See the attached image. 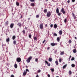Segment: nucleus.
Masks as SVG:
<instances>
[{
	"label": "nucleus",
	"instance_id": "4be33fe9",
	"mask_svg": "<svg viewBox=\"0 0 77 77\" xmlns=\"http://www.w3.org/2000/svg\"><path fill=\"white\" fill-rule=\"evenodd\" d=\"M67 66V64H66V65H65L63 67V69L65 68H66V67Z\"/></svg>",
	"mask_w": 77,
	"mask_h": 77
},
{
	"label": "nucleus",
	"instance_id": "5701e85b",
	"mask_svg": "<svg viewBox=\"0 0 77 77\" xmlns=\"http://www.w3.org/2000/svg\"><path fill=\"white\" fill-rule=\"evenodd\" d=\"M14 67L15 68H17V67H18V66L17 65V64H14Z\"/></svg>",
	"mask_w": 77,
	"mask_h": 77
},
{
	"label": "nucleus",
	"instance_id": "c9c22d12",
	"mask_svg": "<svg viewBox=\"0 0 77 77\" xmlns=\"http://www.w3.org/2000/svg\"><path fill=\"white\" fill-rule=\"evenodd\" d=\"M5 24H6L7 25H8V21H7L5 22Z\"/></svg>",
	"mask_w": 77,
	"mask_h": 77
},
{
	"label": "nucleus",
	"instance_id": "052dcab7",
	"mask_svg": "<svg viewBox=\"0 0 77 77\" xmlns=\"http://www.w3.org/2000/svg\"><path fill=\"white\" fill-rule=\"evenodd\" d=\"M3 73H2V77H3Z\"/></svg>",
	"mask_w": 77,
	"mask_h": 77
},
{
	"label": "nucleus",
	"instance_id": "b1692460",
	"mask_svg": "<svg viewBox=\"0 0 77 77\" xmlns=\"http://www.w3.org/2000/svg\"><path fill=\"white\" fill-rule=\"evenodd\" d=\"M16 5L17 6H19L20 5V3H19L17 2H16Z\"/></svg>",
	"mask_w": 77,
	"mask_h": 77
},
{
	"label": "nucleus",
	"instance_id": "6e6d98bb",
	"mask_svg": "<svg viewBox=\"0 0 77 77\" xmlns=\"http://www.w3.org/2000/svg\"><path fill=\"white\" fill-rule=\"evenodd\" d=\"M36 77H39V75H37L36 76Z\"/></svg>",
	"mask_w": 77,
	"mask_h": 77
},
{
	"label": "nucleus",
	"instance_id": "dca6fc26",
	"mask_svg": "<svg viewBox=\"0 0 77 77\" xmlns=\"http://www.w3.org/2000/svg\"><path fill=\"white\" fill-rule=\"evenodd\" d=\"M48 61L49 62H51V61H52V58H49L48 59Z\"/></svg>",
	"mask_w": 77,
	"mask_h": 77
},
{
	"label": "nucleus",
	"instance_id": "c03bdc74",
	"mask_svg": "<svg viewBox=\"0 0 77 77\" xmlns=\"http://www.w3.org/2000/svg\"><path fill=\"white\" fill-rule=\"evenodd\" d=\"M29 37L30 38H31V37H32V35H29Z\"/></svg>",
	"mask_w": 77,
	"mask_h": 77
},
{
	"label": "nucleus",
	"instance_id": "c756f323",
	"mask_svg": "<svg viewBox=\"0 0 77 77\" xmlns=\"http://www.w3.org/2000/svg\"><path fill=\"white\" fill-rule=\"evenodd\" d=\"M72 67H74L75 66V65H74V64H72V65H71Z\"/></svg>",
	"mask_w": 77,
	"mask_h": 77
},
{
	"label": "nucleus",
	"instance_id": "e433bc0d",
	"mask_svg": "<svg viewBox=\"0 0 77 77\" xmlns=\"http://www.w3.org/2000/svg\"><path fill=\"white\" fill-rule=\"evenodd\" d=\"M38 73H39V72H41V70H40V69L38 70Z\"/></svg>",
	"mask_w": 77,
	"mask_h": 77
},
{
	"label": "nucleus",
	"instance_id": "f3484780",
	"mask_svg": "<svg viewBox=\"0 0 77 77\" xmlns=\"http://www.w3.org/2000/svg\"><path fill=\"white\" fill-rule=\"evenodd\" d=\"M6 42H9V41H10L9 38H8L7 39H6Z\"/></svg>",
	"mask_w": 77,
	"mask_h": 77
},
{
	"label": "nucleus",
	"instance_id": "7c9ffc66",
	"mask_svg": "<svg viewBox=\"0 0 77 77\" xmlns=\"http://www.w3.org/2000/svg\"><path fill=\"white\" fill-rule=\"evenodd\" d=\"M51 69L52 72H54V69Z\"/></svg>",
	"mask_w": 77,
	"mask_h": 77
},
{
	"label": "nucleus",
	"instance_id": "37998d69",
	"mask_svg": "<svg viewBox=\"0 0 77 77\" xmlns=\"http://www.w3.org/2000/svg\"><path fill=\"white\" fill-rule=\"evenodd\" d=\"M45 63H47V64H48V61H45Z\"/></svg>",
	"mask_w": 77,
	"mask_h": 77
},
{
	"label": "nucleus",
	"instance_id": "f8f14e48",
	"mask_svg": "<svg viewBox=\"0 0 77 77\" xmlns=\"http://www.w3.org/2000/svg\"><path fill=\"white\" fill-rule=\"evenodd\" d=\"M73 51L74 53H76V52H77V50H76V49H74L73 50Z\"/></svg>",
	"mask_w": 77,
	"mask_h": 77
},
{
	"label": "nucleus",
	"instance_id": "9b49d317",
	"mask_svg": "<svg viewBox=\"0 0 77 77\" xmlns=\"http://www.w3.org/2000/svg\"><path fill=\"white\" fill-rule=\"evenodd\" d=\"M59 33V34L60 35H62V30L60 31Z\"/></svg>",
	"mask_w": 77,
	"mask_h": 77
},
{
	"label": "nucleus",
	"instance_id": "79ce46f5",
	"mask_svg": "<svg viewBox=\"0 0 77 77\" xmlns=\"http://www.w3.org/2000/svg\"><path fill=\"white\" fill-rule=\"evenodd\" d=\"M34 40H36V39H37V38H36V37H35L34 38Z\"/></svg>",
	"mask_w": 77,
	"mask_h": 77
},
{
	"label": "nucleus",
	"instance_id": "a19ab883",
	"mask_svg": "<svg viewBox=\"0 0 77 77\" xmlns=\"http://www.w3.org/2000/svg\"><path fill=\"white\" fill-rule=\"evenodd\" d=\"M48 65V66H50V63H48V64H47Z\"/></svg>",
	"mask_w": 77,
	"mask_h": 77
},
{
	"label": "nucleus",
	"instance_id": "09e8293b",
	"mask_svg": "<svg viewBox=\"0 0 77 77\" xmlns=\"http://www.w3.org/2000/svg\"><path fill=\"white\" fill-rule=\"evenodd\" d=\"M53 26V25L52 24L51 25L50 27H52Z\"/></svg>",
	"mask_w": 77,
	"mask_h": 77
},
{
	"label": "nucleus",
	"instance_id": "603ef678",
	"mask_svg": "<svg viewBox=\"0 0 77 77\" xmlns=\"http://www.w3.org/2000/svg\"><path fill=\"white\" fill-rule=\"evenodd\" d=\"M72 2H75V0H72Z\"/></svg>",
	"mask_w": 77,
	"mask_h": 77
},
{
	"label": "nucleus",
	"instance_id": "3c124183",
	"mask_svg": "<svg viewBox=\"0 0 77 77\" xmlns=\"http://www.w3.org/2000/svg\"><path fill=\"white\" fill-rule=\"evenodd\" d=\"M48 77H50V75L49 74H48Z\"/></svg>",
	"mask_w": 77,
	"mask_h": 77
},
{
	"label": "nucleus",
	"instance_id": "ea45409f",
	"mask_svg": "<svg viewBox=\"0 0 77 77\" xmlns=\"http://www.w3.org/2000/svg\"><path fill=\"white\" fill-rule=\"evenodd\" d=\"M66 18L65 19V20H64V22L65 23H66Z\"/></svg>",
	"mask_w": 77,
	"mask_h": 77
},
{
	"label": "nucleus",
	"instance_id": "423d86ee",
	"mask_svg": "<svg viewBox=\"0 0 77 77\" xmlns=\"http://www.w3.org/2000/svg\"><path fill=\"white\" fill-rule=\"evenodd\" d=\"M40 28L41 29H43V23H42L40 24Z\"/></svg>",
	"mask_w": 77,
	"mask_h": 77
},
{
	"label": "nucleus",
	"instance_id": "72a5a7b5",
	"mask_svg": "<svg viewBox=\"0 0 77 77\" xmlns=\"http://www.w3.org/2000/svg\"><path fill=\"white\" fill-rule=\"evenodd\" d=\"M58 14V15H59V16H60L61 15V13H57Z\"/></svg>",
	"mask_w": 77,
	"mask_h": 77
},
{
	"label": "nucleus",
	"instance_id": "680f3d73",
	"mask_svg": "<svg viewBox=\"0 0 77 77\" xmlns=\"http://www.w3.org/2000/svg\"><path fill=\"white\" fill-rule=\"evenodd\" d=\"M69 60H70V58H69Z\"/></svg>",
	"mask_w": 77,
	"mask_h": 77
},
{
	"label": "nucleus",
	"instance_id": "774afa93",
	"mask_svg": "<svg viewBox=\"0 0 77 77\" xmlns=\"http://www.w3.org/2000/svg\"><path fill=\"white\" fill-rule=\"evenodd\" d=\"M56 77H59V76H56Z\"/></svg>",
	"mask_w": 77,
	"mask_h": 77
},
{
	"label": "nucleus",
	"instance_id": "4c0bfd02",
	"mask_svg": "<svg viewBox=\"0 0 77 77\" xmlns=\"http://www.w3.org/2000/svg\"><path fill=\"white\" fill-rule=\"evenodd\" d=\"M26 72H29V70L28 69H26Z\"/></svg>",
	"mask_w": 77,
	"mask_h": 77
},
{
	"label": "nucleus",
	"instance_id": "39448f33",
	"mask_svg": "<svg viewBox=\"0 0 77 77\" xmlns=\"http://www.w3.org/2000/svg\"><path fill=\"white\" fill-rule=\"evenodd\" d=\"M51 45L52 46H55V45H57V43H51Z\"/></svg>",
	"mask_w": 77,
	"mask_h": 77
},
{
	"label": "nucleus",
	"instance_id": "7ed1b4c3",
	"mask_svg": "<svg viewBox=\"0 0 77 77\" xmlns=\"http://www.w3.org/2000/svg\"><path fill=\"white\" fill-rule=\"evenodd\" d=\"M47 16L48 17H50V16L51 15V13L49 11V12H48L47 13Z\"/></svg>",
	"mask_w": 77,
	"mask_h": 77
},
{
	"label": "nucleus",
	"instance_id": "338daca9",
	"mask_svg": "<svg viewBox=\"0 0 77 77\" xmlns=\"http://www.w3.org/2000/svg\"><path fill=\"white\" fill-rule=\"evenodd\" d=\"M25 29H27V27H25Z\"/></svg>",
	"mask_w": 77,
	"mask_h": 77
},
{
	"label": "nucleus",
	"instance_id": "5fc2aeb1",
	"mask_svg": "<svg viewBox=\"0 0 77 77\" xmlns=\"http://www.w3.org/2000/svg\"><path fill=\"white\" fill-rule=\"evenodd\" d=\"M45 27H47V26H48L47 24H46L45 25Z\"/></svg>",
	"mask_w": 77,
	"mask_h": 77
},
{
	"label": "nucleus",
	"instance_id": "c85d7f7f",
	"mask_svg": "<svg viewBox=\"0 0 77 77\" xmlns=\"http://www.w3.org/2000/svg\"><path fill=\"white\" fill-rule=\"evenodd\" d=\"M35 61L36 62H38V58H35Z\"/></svg>",
	"mask_w": 77,
	"mask_h": 77
},
{
	"label": "nucleus",
	"instance_id": "2f4dec72",
	"mask_svg": "<svg viewBox=\"0 0 77 77\" xmlns=\"http://www.w3.org/2000/svg\"><path fill=\"white\" fill-rule=\"evenodd\" d=\"M22 32H23V35H24V34H25V31L24 30H23L22 31Z\"/></svg>",
	"mask_w": 77,
	"mask_h": 77
},
{
	"label": "nucleus",
	"instance_id": "4d7b16f0",
	"mask_svg": "<svg viewBox=\"0 0 77 77\" xmlns=\"http://www.w3.org/2000/svg\"><path fill=\"white\" fill-rule=\"evenodd\" d=\"M49 49H50V47H48L47 48V49L48 50H49Z\"/></svg>",
	"mask_w": 77,
	"mask_h": 77
},
{
	"label": "nucleus",
	"instance_id": "0e129e2a",
	"mask_svg": "<svg viewBox=\"0 0 77 77\" xmlns=\"http://www.w3.org/2000/svg\"><path fill=\"white\" fill-rule=\"evenodd\" d=\"M74 17V19H75V17Z\"/></svg>",
	"mask_w": 77,
	"mask_h": 77
},
{
	"label": "nucleus",
	"instance_id": "bb28decb",
	"mask_svg": "<svg viewBox=\"0 0 77 77\" xmlns=\"http://www.w3.org/2000/svg\"><path fill=\"white\" fill-rule=\"evenodd\" d=\"M71 74H72V72H71V71L70 70L69 71V75H71Z\"/></svg>",
	"mask_w": 77,
	"mask_h": 77
},
{
	"label": "nucleus",
	"instance_id": "9d476101",
	"mask_svg": "<svg viewBox=\"0 0 77 77\" xmlns=\"http://www.w3.org/2000/svg\"><path fill=\"white\" fill-rule=\"evenodd\" d=\"M57 27V24H54V29H56Z\"/></svg>",
	"mask_w": 77,
	"mask_h": 77
},
{
	"label": "nucleus",
	"instance_id": "2eb2a0df",
	"mask_svg": "<svg viewBox=\"0 0 77 77\" xmlns=\"http://www.w3.org/2000/svg\"><path fill=\"white\" fill-rule=\"evenodd\" d=\"M57 40L58 41V42H59V41H60V38H59V37H57Z\"/></svg>",
	"mask_w": 77,
	"mask_h": 77
},
{
	"label": "nucleus",
	"instance_id": "864d4df0",
	"mask_svg": "<svg viewBox=\"0 0 77 77\" xmlns=\"http://www.w3.org/2000/svg\"><path fill=\"white\" fill-rule=\"evenodd\" d=\"M70 1H69V0H68V1H67V3H69Z\"/></svg>",
	"mask_w": 77,
	"mask_h": 77
},
{
	"label": "nucleus",
	"instance_id": "8fccbe9b",
	"mask_svg": "<svg viewBox=\"0 0 77 77\" xmlns=\"http://www.w3.org/2000/svg\"><path fill=\"white\" fill-rule=\"evenodd\" d=\"M11 77H14V75H11Z\"/></svg>",
	"mask_w": 77,
	"mask_h": 77
},
{
	"label": "nucleus",
	"instance_id": "473e14b6",
	"mask_svg": "<svg viewBox=\"0 0 77 77\" xmlns=\"http://www.w3.org/2000/svg\"><path fill=\"white\" fill-rule=\"evenodd\" d=\"M59 62H60L61 63V62H62V59H60L59 60Z\"/></svg>",
	"mask_w": 77,
	"mask_h": 77
},
{
	"label": "nucleus",
	"instance_id": "f03ea898",
	"mask_svg": "<svg viewBox=\"0 0 77 77\" xmlns=\"http://www.w3.org/2000/svg\"><path fill=\"white\" fill-rule=\"evenodd\" d=\"M61 11L63 14H65V10L64 9V8H62L61 10Z\"/></svg>",
	"mask_w": 77,
	"mask_h": 77
},
{
	"label": "nucleus",
	"instance_id": "412c9836",
	"mask_svg": "<svg viewBox=\"0 0 77 77\" xmlns=\"http://www.w3.org/2000/svg\"><path fill=\"white\" fill-rule=\"evenodd\" d=\"M55 63L56 65H59V63H58V61H56L55 62Z\"/></svg>",
	"mask_w": 77,
	"mask_h": 77
},
{
	"label": "nucleus",
	"instance_id": "cd10ccee",
	"mask_svg": "<svg viewBox=\"0 0 77 77\" xmlns=\"http://www.w3.org/2000/svg\"><path fill=\"white\" fill-rule=\"evenodd\" d=\"M72 42V41H71V40H69V44H71V42Z\"/></svg>",
	"mask_w": 77,
	"mask_h": 77
},
{
	"label": "nucleus",
	"instance_id": "6e6552de",
	"mask_svg": "<svg viewBox=\"0 0 77 77\" xmlns=\"http://www.w3.org/2000/svg\"><path fill=\"white\" fill-rule=\"evenodd\" d=\"M14 23H11L10 25V27L11 29H12L13 28V27H14Z\"/></svg>",
	"mask_w": 77,
	"mask_h": 77
},
{
	"label": "nucleus",
	"instance_id": "e2e57ef3",
	"mask_svg": "<svg viewBox=\"0 0 77 77\" xmlns=\"http://www.w3.org/2000/svg\"><path fill=\"white\" fill-rule=\"evenodd\" d=\"M30 20V18H28V20Z\"/></svg>",
	"mask_w": 77,
	"mask_h": 77
},
{
	"label": "nucleus",
	"instance_id": "a211bd4d",
	"mask_svg": "<svg viewBox=\"0 0 77 77\" xmlns=\"http://www.w3.org/2000/svg\"><path fill=\"white\" fill-rule=\"evenodd\" d=\"M31 6H34L35 4H34V3H31Z\"/></svg>",
	"mask_w": 77,
	"mask_h": 77
},
{
	"label": "nucleus",
	"instance_id": "a878e982",
	"mask_svg": "<svg viewBox=\"0 0 77 77\" xmlns=\"http://www.w3.org/2000/svg\"><path fill=\"white\" fill-rule=\"evenodd\" d=\"M17 24L20 27H21V23H18Z\"/></svg>",
	"mask_w": 77,
	"mask_h": 77
},
{
	"label": "nucleus",
	"instance_id": "a18cd8bd",
	"mask_svg": "<svg viewBox=\"0 0 77 77\" xmlns=\"http://www.w3.org/2000/svg\"><path fill=\"white\" fill-rule=\"evenodd\" d=\"M72 15H73V17H75V15L74 14V13H72Z\"/></svg>",
	"mask_w": 77,
	"mask_h": 77
},
{
	"label": "nucleus",
	"instance_id": "49530a36",
	"mask_svg": "<svg viewBox=\"0 0 77 77\" xmlns=\"http://www.w3.org/2000/svg\"><path fill=\"white\" fill-rule=\"evenodd\" d=\"M45 42V40H44L43 41V42H42V43L43 44H44V42Z\"/></svg>",
	"mask_w": 77,
	"mask_h": 77
},
{
	"label": "nucleus",
	"instance_id": "58836bf2",
	"mask_svg": "<svg viewBox=\"0 0 77 77\" xmlns=\"http://www.w3.org/2000/svg\"><path fill=\"white\" fill-rule=\"evenodd\" d=\"M74 60V58L72 57V58L71 59V60Z\"/></svg>",
	"mask_w": 77,
	"mask_h": 77
},
{
	"label": "nucleus",
	"instance_id": "69168bd1",
	"mask_svg": "<svg viewBox=\"0 0 77 77\" xmlns=\"http://www.w3.org/2000/svg\"><path fill=\"white\" fill-rule=\"evenodd\" d=\"M70 57H71V56H70Z\"/></svg>",
	"mask_w": 77,
	"mask_h": 77
},
{
	"label": "nucleus",
	"instance_id": "1a4fd4ad",
	"mask_svg": "<svg viewBox=\"0 0 77 77\" xmlns=\"http://www.w3.org/2000/svg\"><path fill=\"white\" fill-rule=\"evenodd\" d=\"M56 12L57 14H59V8H57L56 9Z\"/></svg>",
	"mask_w": 77,
	"mask_h": 77
},
{
	"label": "nucleus",
	"instance_id": "de8ad7c7",
	"mask_svg": "<svg viewBox=\"0 0 77 77\" xmlns=\"http://www.w3.org/2000/svg\"><path fill=\"white\" fill-rule=\"evenodd\" d=\"M34 0H30V1L31 2H34Z\"/></svg>",
	"mask_w": 77,
	"mask_h": 77
},
{
	"label": "nucleus",
	"instance_id": "0eeeda50",
	"mask_svg": "<svg viewBox=\"0 0 77 77\" xmlns=\"http://www.w3.org/2000/svg\"><path fill=\"white\" fill-rule=\"evenodd\" d=\"M27 74V72H26L25 70H24L23 73V76H25Z\"/></svg>",
	"mask_w": 77,
	"mask_h": 77
},
{
	"label": "nucleus",
	"instance_id": "ddd939ff",
	"mask_svg": "<svg viewBox=\"0 0 77 77\" xmlns=\"http://www.w3.org/2000/svg\"><path fill=\"white\" fill-rule=\"evenodd\" d=\"M15 38H16V37L15 35H14L12 37V39L13 40H14V39H15Z\"/></svg>",
	"mask_w": 77,
	"mask_h": 77
},
{
	"label": "nucleus",
	"instance_id": "aec40b11",
	"mask_svg": "<svg viewBox=\"0 0 77 77\" xmlns=\"http://www.w3.org/2000/svg\"><path fill=\"white\" fill-rule=\"evenodd\" d=\"M13 44L14 45H16V44H17V42H16V41L14 40L13 41Z\"/></svg>",
	"mask_w": 77,
	"mask_h": 77
},
{
	"label": "nucleus",
	"instance_id": "f704fd0d",
	"mask_svg": "<svg viewBox=\"0 0 77 77\" xmlns=\"http://www.w3.org/2000/svg\"><path fill=\"white\" fill-rule=\"evenodd\" d=\"M39 15H36V18H39Z\"/></svg>",
	"mask_w": 77,
	"mask_h": 77
},
{
	"label": "nucleus",
	"instance_id": "13d9d810",
	"mask_svg": "<svg viewBox=\"0 0 77 77\" xmlns=\"http://www.w3.org/2000/svg\"><path fill=\"white\" fill-rule=\"evenodd\" d=\"M17 30H18L17 31L18 32H19V28L17 29Z\"/></svg>",
	"mask_w": 77,
	"mask_h": 77
},
{
	"label": "nucleus",
	"instance_id": "f257e3e1",
	"mask_svg": "<svg viewBox=\"0 0 77 77\" xmlns=\"http://www.w3.org/2000/svg\"><path fill=\"white\" fill-rule=\"evenodd\" d=\"M32 58V56H30L26 60V62H27V63H29L30 62V60H31Z\"/></svg>",
	"mask_w": 77,
	"mask_h": 77
},
{
	"label": "nucleus",
	"instance_id": "20e7f679",
	"mask_svg": "<svg viewBox=\"0 0 77 77\" xmlns=\"http://www.w3.org/2000/svg\"><path fill=\"white\" fill-rule=\"evenodd\" d=\"M17 62H20L21 61V59L20 58H18L17 59Z\"/></svg>",
	"mask_w": 77,
	"mask_h": 77
},
{
	"label": "nucleus",
	"instance_id": "393cba45",
	"mask_svg": "<svg viewBox=\"0 0 77 77\" xmlns=\"http://www.w3.org/2000/svg\"><path fill=\"white\" fill-rule=\"evenodd\" d=\"M47 9H45L44 10V12L45 13H47Z\"/></svg>",
	"mask_w": 77,
	"mask_h": 77
},
{
	"label": "nucleus",
	"instance_id": "4468645a",
	"mask_svg": "<svg viewBox=\"0 0 77 77\" xmlns=\"http://www.w3.org/2000/svg\"><path fill=\"white\" fill-rule=\"evenodd\" d=\"M64 54V51L61 52L60 53V55H63Z\"/></svg>",
	"mask_w": 77,
	"mask_h": 77
},
{
	"label": "nucleus",
	"instance_id": "6ab92c4d",
	"mask_svg": "<svg viewBox=\"0 0 77 77\" xmlns=\"http://www.w3.org/2000/svg\"><path fill=\"white\" fill-rule=\"evenodd\" d=\"M53 36H57V34H56V33H54L53 34Z\"/></svg>",
	"mask_w": 77,
	"mask_h": 77
},
{
	"label": "nucleus",
	"instance_id": "bf43d9fd",
	"mask_svg": "<svg viewBox=\"0 0 77 77\" xmlns=\"http://www.w3.org/2000/svg\"><path fill=\"white\" fill-rule=\"evenodd\" d=\"M75 39H77V37H75Z\"/></svg>",
	"mask_w": 77,
	"mask_h": 77
}]
</instances>
